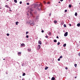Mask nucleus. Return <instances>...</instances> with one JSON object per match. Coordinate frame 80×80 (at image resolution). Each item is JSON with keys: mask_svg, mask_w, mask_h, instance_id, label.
Returning a JSON list of instances; mask_svg holds the SVG:
<instances>
[{"mask_svg": "<svg viewBox=\"0 0 80 80\" xmlns=\"http://www.w3.org/2000/svg\"><path fill=\"white\" fill-rule=\"evenodd\" d=\"M38 48H39V49H40L41 48V47L40 46V45H38Z\"/></svg>", "mask_w": 80, "mask_h": 80, "instance_id": "obj_8", "label": "nucleus"}, {"mask_svg": "<svg viewBox=\"0 0 80 80\" xmlns=\"http://www.w3.org/2000/svg\"><path fill=\"white\" fill-rule=\"evenodd\" d=\"M56 38H58L59 37H58V36H57L56 37Z\"/></svg>", "mask_w": 80, "mask_h": 80, "instance_id": "obj_43", "label": "nucleus"}, {"mask_svg": "<svg viewBox=\"0 0 80 80\" xmlns=\"http://www.w3.org/2000/svg\"><path fill=\"white\" fill-rule=\"evenodd\" d=\"M27 23L30 25H32V26H33L35 23L34 22L31 21H28Z\"/></svg>", "mask_w": 80, "mask_h": 80, "instance_id": "obj_1", "label": "nucleus"}, {"mask_svg": "<svg viewBox=\"0 0 80 80\" xmlns=\"http://www.w3.org/2000/svg\"><path fill=\"white\" fill-rule=\"evenodd\" d=\"M69 8H71V7H72V5H71V4H70L69 5Z\"/></svg>", "mask_w": 80, "mask_h": 80, "instance_id": "obj_17", "label": "nucleus"}, {"mask_svg": "<svg viewBox=\"0 0 80 80\" xmlns=\"http://www.w3.org/2000/svg\"><path fill=\"white\" fill-rule=\"evenodd\" d=\"M19 77H20V78H22V77L21 76H20Z\"/></svg>", "mask_w": 80, "mask_h": 80, "instance_id": "obj_47", "label": "nucleus"}, {"mask_svg": "<svg viewBox=\"0 0 80 80\" xmlns=\"http://www.w3.org/2000/svg\"><path fill=\"white\" fill-rule=\"evenodd\" d=\"M0 9H2V8H0Z\"/></svg>", "mask_w": 80, "mask_h": 80, "instance_id": "obj_52", "label": "nucleus"}, {"mask_svg": "<svg viewBox=\"0 0 80 80\" xmlns=\"http://www.w3.org/2000/svg\"><path fill=\"white\" fill-rule=\"evenodd\" d=\"M54 22L55 23H57V21H54Z\"/></svg>", "mask_w": 80, "mask_h": 80, "instance_id": "obj_25", "label": "nucleus"}, {"mask_svg": "<svg viewBox=\"0 0 80 80\" xmlns=\"http://www.w3.org/2000/svg\"><path fill=\"white\" fill-rule=\"evenodd\" d=\"M63 0H61V2H62V1H63Z\"/></svg>", "mask_w": 80, "mask_h": 80, "instance_id": "obj_45", "label": "nucleus"}, {"mask_svg": "<svg viewBox=\"0 0 80 80\" xmlns=\"http://www.w3.org/2000/svg\"><path fill=\"white\" fill-rule=\"evenodd\" d=\"M31 15H32V14H31Z\"/></svg>", "mask_w": 80, "mask_h": 80, "instance_id": "obj_55", "label": "nucleus"}, {"mask_svg": "<svg viewBox=\"0 0 80 80\" xmlns=\"http://www.w3.org/2000/svg\"><path fill=\"white\" fill-rule=\"evenodd\" d=\"M3 60H5V59H3Z\"/></svg>", "mask_w": 80, "mask_h": 80, "instance_id": "obj_53", "label": "nucleus"}, {"mask_svg": "<svg viewBox=\"0 0 80 80\" xmlns=\"http://www.w3.org/2000/svg\"><path fill=\"white\" fill-rule=\"evenodd\" d=\"M27 15H28V16L29 15V14H28H28H27Z\"/></svg>", "mask_w": 80, "mask_h": 80, "instance_id": "obj_46", "label": "nucleus"}, {"mask_svg": "<svg viewBox=\"0 0 80 80\" xmlns=\"http://www.w3.org/2000/svg\"><path fill=\"white\" fill-rule=\"evenodd\" d=\"M58 3H60V2L59 1V2H58Z\"/></svg>", "mask_w": 80, "mask_h": 80, "instance_id": "obj_50", "label": "nucleus"}, {"mask_svg": "<svg viewBox=\"0 0 80 80\" xmlns=\"http://www.w3.org/2000/svg\"><path fill=\"white\" fill-rule=\"evenodd\" d=\"M50 15H51V14H49V16H50Z\"/></svg>", "mask_w": 80, "mask_h": 80, "instance_id": "obj_49", "label": "nucleus"}, {"mask_svg": "<svg viewBox=\"0 0 80 80\" xmlns=\"http://www.w3.org/2000/svg\"><path fill=\"white\" fill-rule=\"evenodd\" d=\"M45 37H46V38H48V36H46Z\"/></svg>", "mask_w": 80, "mask_h": 80, "instance_id": "obj_38", "label": "nucleus"}, {"mask_svg": "<svg viewBox=\"0 0 80 80\" xmlns=\"http://www.w3.org/2000/svg\"><path fill=\"white\" fill-rule=\"evenodd\" d=\"M48 4H50V2H48L47 3Z\"/></svg>", "mask_w": 80, "mask_h": 80, "instance_id": "obj_41", "label": "nucleus"}, {"mask_svg": "<svg viewBox=\"0 0 80 80\" xmlns=\"http://www.w3.org/2000/svg\"><path fill=\"white\" fill-rule=\"evenodd\" d=\"M75 78H77V77H75Z\"/></svg>", "mask_w": 80, "mask_h": 80, "instance_id": "obj_48", "label": "nucleus"}, {"mask_svg": "<svg viewBox=\"0 0 80 80\" xmlns=\"http://www.w3.org/2000/svg\"><path fill=\"white\" fill-rule=\"evenodd\" d=\"M57 42V40H56V39H55L54 40V42Z\"/></svg>", "mask_w": 80, "mask_h": 80, "instance_id": "obj_19", "label": "nucleus"}, {"mask_svg": "<svg viewBox=\"0 0 80 80\" xmlns=\"http://www.w3.org/2000/svg\"><path fill=\"white\" fill-rule=\"evenodd\" d=\"M21 47H25V44L22 43L21 44Z\"/></svg>", "mask_w": 80, "mask_h": 80, "instance_id": "obj_3", "label": "nucleus"}, {"mask_svg": "<svg viewBox=\"0 0 80 80\" xmlns=\"http://www.w3.org/2000/svg\"><path fill=\"white\" fill-rule=\"evenodd\" d=\"M28 52H30V51H31V49L29 48L28 49Z\"/></svg>", "mask_w": 80, "mask_h": 80, "instance_id": "obj_9", "label": "nucleus"}, {"mask_svg": "<svg viewBox=\"0 0 80 80\" xmlns=\"http://www.w3.org/2000/svg\"><path fill=\"white\" fill-rule=\"evenodd\" d=\"M28 32H26V35H27V34H28Z\"/></svg>", "mask_w": 80, "mask_h": 80, "instance_id": "obj_32", "label": "nucleus"}, {"mask_svg": "<svg viewBox=\"0 0 80 80\" xmlns=\"http://www.w3.org/2000/svg\"><path fill=\"white\" fill-rule=\"evenodd\" d=\"M67 35H68V32H66L64 35V37H67Z\"/></svg>", "mask_w": 80, "mask_h": 80, "instance_id": "obj_6", "label": "nucleus"}, {"mask_svg": "<svg viewBox=\"0 0 80 80\" xmlns=\"http://www.w3.org/2000/svg\"><path fill=\"white\" fill-rule=\"evenodd\" d=\"M42 33H43V32H44V31H43V30H42Z\"/></svg>", "mask_w": 80, "mask_h": 80, "instance_id": "obj_37", "label": "nucleus"}, {"mask_svg": "<svg viewBox=\"0 0 80 80\" xmlns=\"http://www.w3.org/2000/svg\"><path fill=\"white\" fill-rule=\"evenodd\" d=\"M9 11H10V12H12V10H11V9H10V10H9Z\"/></svg>", "mask_w": 80, "mask_h": 80, "instance_id": "obj_44", "label": "nucleus"}, {"mask_svg": "<svg viewBox=\"0 0 80 80\" xmlns=\"http://www.w3.org/2000/svg\"><path fill=\"white\" fill-rule=\"evenodd\" d=\"M60 43L59 42H58L57 44L58 45H60Z\"/></svg>", "mask_w": 80, "mask_h": 80, "instance_id": "obj_26", "label": "nucleus"}, {"mask_svg": "<svg viewBox=\"0 0 80 80\" xmlns=\"http://www.w3.org/2000/svg\"><path fill=\"white\" fill-rule=\"evenodd\" d=\"M67 12V10L66 9L65 10V12Z\"/></svg>", "mask_w": 80, "mask_h": 80, "instance_id": "obj_35", "label": "nucleus"}, {"mask_svg": "<svg viewBox=\"0 0 80 80\" xmlns=\"http://www.w3.org/2000/svg\"><path fill=\"white\" fill-rule=\"evenodd\" d=\"M39 18V16H37L36 17V19H38Z\"/></svg>", "mask_w": 80, "mask_h": 80, "instance_id": "obj_16", "label": "nucleus"}, {"mask_svg": "<svg viewBox=\"0 0 80 80\" xmlns=\"http://www.w3.org/2000/svg\"><path fill=\"white\" fill-rule=\"evenodd\" d=\"M26 38H28V37H29V36H28V35H27L26 36Z\"/></svg>", "mask_w": 80, "mask_h": 80, "instance_id": "obj_28", "label": "nucleus"}, {"mask_svg": "<svg viewBox=\"0 0 80 80\" xmlns=\"http://www.w3.org/2000/svg\"><path fill=\"white\" fill-rule=\"evenodd\" d=\"M7 36H9V33H7Z\"/></svg>", "mask_w": 80, "mask_h": 80, "instance_id": "obj_36", "label": "nucleus"}, {"mask_svg": "<svg viewBox=\"0 0 80 80\" xmlns=\"http://www.w3.org/2000/svg\"><path fill=\"white\" fill-rule=\"evenodd\" d=\"M61 25H63V24H64V22L63 21H62L61 22Z\"/></svg>", "mask_w": 80, "mask_h": 80, "instance_id": "obj_11", "label": "nucleus"}, {"mask_svg": "<svg viewBox=\"0 0 80 80\" xmlns=\"http://www.w3.org/2000/svg\"><path fill=\"white\" fill-rule=\"evenodd\" d=\"M25 73H24L22 74V76H25Z\"/></svg>", "mask_w": 80, "mask_h": 80, "instance_id": "obj_27", "label": "nucleus"}, {"mask_svg": "<svg viewBox=\"0 0 80 80\" xmlns=\"http://www.w3.org/2000/svg\"><path fill=\"white\" fill-rule=\"evenodd\" d=\"M66 45H67V44L65 43L63 45V47H66Z\"/></svg>", "mask_w": 80, "mask_h": 80, "instance_id": "obj_13", "label": "nucleus"}, {"mask_svg": "<svg viewBox=\"0 0 80 80\" xmlns=\"http://www.w3.org/2000/svg\"><path fill=\"white\" fill-rule=\"evenodd\" d=\"M56 6H57V5H56Z\"/></svg>", "mask_w": 80, "mask_h": 80, "instance_id": "obj_54", "label": "nucleus"}, {"mask_svg": "<svg viewBox=\"0 0 80 80\" xmlns=\"http://www.w3.org/2000/svg\"><path fill=\"white\" fill-rule=\"evenodd\" d=\"M18 22H16V25H18Z\"/></svg>", "mask_w": 80, "mask_h": 80, "instance_id": "obj_18", "label": "nucleus"}, {"mask_svg": "<svg viewBox=\"0 0 80 80\" xmlns=\"http://www.w3.org/2000/svg\"><path fill=\"white\" fill-rule=\"evenodd\" d=\"M52 35V33L50 32H49L48 33V35H49V36H50V35Z\"/></svg>", "mask_w": 80, "mask_h": 80, "instance_id": "obj_15", "label": "nucleus"}, {"mask_svg": "<svg viewBox=\"0 0 80 80\" xmlns=\"http://www.w3.org/2000/svg\"><path fill=\"white\" fill-rule=\"evenodd\" d=\"M64 27H67V25H66V24H64Z\"/></svg>", "mask_w": 80, "mask_h": 80, "instance_id": "obj_24", "label": "nucleus"}, {"mask_svg": "<svg viewBox=\"0 0 80 80\" xmlns=\"http://www.w3.org/2000/svg\"><path fill=\"white\" fill-rule=\"evenodd\" d=\"M78 55H79V57H80V52L79 53Z\"/></svg>", "mask_w": 80, "mask_h": 80, "instance_id": "obj_42", "label": "nucleus"}, {"mask_svg": "<svg viewBox=\"0 0 80 80\" xmlns=\"http://www.w3.org/2000/svg\"><path fill=\"white\" fill-rule=\"evenodd\" d=\"M65 69L67 70L68 69V68L67 67H66Z\"/></svg>", "mask_w": 80, "mask_h": 80, "instance_id": "obj_34", "label": "nucleus"}, {"mask_svg": "<svg viewBox=\"0 0 80 80\" xmlns=\"http://www.w3.org/2000/svg\"><path fill=\"white\" fill-rule=\"evenodd\" d=\"M77 26L78 27H80V23H78V24H77Z\"/></svg>", "mask_w": 80, "mask_h": 80, "instance_id": "obj_12", "label": "nucleus"}, {"mask_svg": "<svg viewBox=\"0 0 80 80\" xmlns=\"http://www.w3.org/2000/svg\"><path fill=\"white\" fill-rule=\"evenodd\" d=\"M75 16H77V12H75Z\"/></svg>", "mask_w": 80, "mask_h": 80, "instance_id": "obj_21", "label": "nucleus"}, {"mask_svg": "<svg viewBox=\"0 0 80 80\" xmlns=\"http://www.w3.org/2000/svg\"><path fill=\"white\" fill-rule=\"evenodd\" d=\"M74 66L75 67H77V64H74Z\"/></svg>", "mask_w": 80, "mask_h": 80, "instance_id": "obj_23", "label": "nucleus"}, {"mask_svg": "<svg viewBox=\"0 0 80 80\" xmlns=\"http://www.w3.org/2000/svg\"><path fill=\"white\" fill-rule=\"evenodd\" d=\"M6 73L7 74H8V72H6Z\"/></svg>", "mask_w": 80, "mask_h": 80, "instance_id": "obj_51", "label": "nucleus"}, {"mask_svg": "<svg viewBox=\"0 0 80 80\" xmlns=\"http://www.w3.org/2000/svg\"><path fill=\"white\" fill-rule=\"evenodd\" d=\"M38 44H40V45L42 44V41H41L39 40L38 41Z\"/></svg>", "mask_w": 80, "mask_h": 80, "instance_id": "obj_7", "label": "nucleus"}, {"mask_svg": "<svg viewBox=\"0 0 80 80\" xmlns=\"http://www.w3.org/2000/svg\"><path fill=\"white\" fill-rule=\"evenodd\" d=\"M20 4H22V1H21L19 2Z\"/></svg>", "mask_w": 80, "mask_h": 80, "instance_id": "obj_31", "label": "nucleus"}, {"mask_svg": "<svg viewBox=\"0 0 80 80\" xmlns=\"http://www.w3.org/2000/svg\"><path fill=\"white\" fill-rule=\"evenodd\" d=\"M58 61H60V58H59L58 59Z\"/></svg>", "mask_w": 80, "mask_h": 80, "instance_id": "obj_29", "label": "nucleus"}, {"mask_svg": "<svg viewBox=\"0 0 80 80\" xmlns=\"http://www.w3.org/2000/svg\"><path fill=\"white\" fill-rule=\"evenodd\" d=\"M5 7H6V8H8V6L7 5H6Z\"/></svg>", "mask_w": 80, "mask_h": 80, "instance_id": "obj_22", "label": "nucleus"}, {"mask_svg": "<svg viewBox=\"0 0 80 80\" xmlns=\"http://www.w3.org/2000/svg\"><path fill=\"white\" fill-rule=\"evenodd\" d=\"M43 3H44V4H45V3H46V2H45L44 1L43 2Z\"/></svg>", "mask_w": 80, "mask_h": 80, "instance_id": "obj_39", "label": "nucleus"}, {"mask_svg": "<svg viewBox=\"0 0 80 80\" xmlns=\"http://www.w3.org/2000/svg\"><path fill=\"white\" fill-rule=\"evenodd\" d=\"M33 10L32 8H31L30 9V13H32V12H33Z\"/></svg>", "mask_w": 80, "mask_h": 80, "instance_id": "obj_4", "label": "nucleus"}, {"mask_svg": "<svg viewBox=\"0 0 80 80\" xmlns=\"http://www.w3.org/2000/svg\"><path fill=\"white\" fill-rule=\"evenodd\" d=\"M62 58V56H60L59 58Z\"/></svg>", "mask_w": 80, "mask_h": 80, "instance_id": "obj_30", "label": "nucleus"}, {"mask_svg": "<svg viewBox=\"0 0 80 80\" xmlns=\"http://www.w3.org/2000/svg\"><path fill=\"white\" fill-rule=\"evenodd\" d=\"M18 56H21V55H22V52H18Z\"/></svg>", "mask_w": 80, "mask_h": 80, "instance_id": "obj_5", "label": "nucleus"}, {"mask_svg": "<svg viewBox=\"0 0 80 80\" xmlns=\"http://www.w3.org/2000/svg\"><path fill=\"white\" fill-rule=\"evenodd\" d=\"M48 68V67H46L45 68V70H47Z\"/></svg>", "mask_w": 80, "mask_h": 80, "instance_id": "obj_14", "label": "nucleus"}, {"mask_svg": "<svg viewBox=\"0 0 80 80\" xmlns=\"http://www.w3.org/2000/svg\"><path fill=\"white\" fill-rule=\"evenodd\" d=\"M39 6H41L40 7V8H38V10H39V11H40V10H42V8H41V7H42V4H39Z\"/></svg>", "mask_w": 80, "mask_h": 80, "instance_id": "obj_2", "label": "nucleus"}, {"mask_svg": "<svg viewBox=\"0 0 80 80\" xmlns=\"http://www.w3.org/2000/svg\"><path fill=\"white\" fill-rule=\"evenodd\" d=\"M14 2L15 3H17V0H14Z\"/></svg>", "mask_w": 80, "mask_h": 80, "instance_id": "obj_20", "label": "nucleus"}, {"mask_svg": "<svg viewBox=\"0 0 80 80\" xmlns=\"http://www.w3.org/2000/svg\"><path fill=\"white\" fill-rule=\"evenodd\" d=\"M27 5H30V3H27Z\"/></svg>", "mask_w": 80, "mask_h": 80, "instance_id": "obj_33", "label": "nucleus"}, {"mask_svg": "<svg viewBox=\"0 0 80 80\" xmlns=\"http://www.w3.org/2000/svg\"><path fill=\"white\" fill-rule=\"evenodd\" d=\"M69 25L70 27H71V26H72V24H69Z\"/></svg>", "mask_w": 80, "mask_h": 80, "instance_id": "obj_40", "label": "nucleus"}, {"mask_svg": "<svg viewBox=\"0 0 80 80\" xmlns=\"http://www.w3.org/2000/svg\"><path fill=\"white\" fill-rule=\"evenodd\" d=\"M55 78L54 77H53L52 78L51 80H55Z\"/></svg>", "mask_w": 80, "mask_h": 80, "instance_id": "obj_10", "label": "nucleus"}]
</instances>
